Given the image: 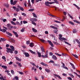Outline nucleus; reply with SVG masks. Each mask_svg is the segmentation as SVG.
<instances>
[{
	"instance_id": "19",
	"label": "nucleus",
	"mask_w": 80,
	"mask_h": 80,
	"mask_svg": "<svg viewBox=\"0 0 80 80\" xmlns=\"http://www.w3.org/2000/svg\"><path fill=\"white\" fill-rule=\"evenodd\" d=\"M59 39H60V40H61V41L62 40L64 41L67 40V39H66V38H60Z\"/></svg>"
},
{
	"instance_id": "39",
	"label": "nucleus",
	"mask_w": 80,
	"mask_h": 80,
	"mask_svg": "<svg viewBox=\"0 0 80 80\" xmlns=\"http://www.w3.org/2000/svg\"><path fill=\"white\" fill-rule=\"evenodd\" d=\"M51 15V16H52V17H53V18H58V17H57L55 16H54L53 15Z\"/></svg>"
},
{
	"instance_id": "45",
	"label": "nucleus",
	"mask_w": 80,
	"mask_h": 80,
	"mask_svg": "<svg viewBox=\"0 0 80 80\" xmlns=\"http://www.w3.org/2000/svg\"><path fill=\"white\" fill-rule=\"evenodd\" d=\"M59 36L60 38H59V39L60 40V38H62V34H60L59 35Z\"/></svg>"
},
{
	"instance_id": "56",
	"label": "nucleus",
	"mask_w": 80,
	"mask_h": 80,
	"mask_svg": "<svg viewBox=\"0 0 80 80\" xmlns=\"http://www.w3.org/2000/svg\"><path fill=\"white\" fill-rule=\"evenodd\" d=\"M23 23L24 24H25V23H28V22L25 21H23Z\"/></svg>"
},
{
	"instance_id": "63",
	"label": "nucleus",
	"mask_w": 80,
	"mask_h": 80,
	"mask_svg": "<svg viewBox=\"0 0 80 80\" xmlns=\"http://www.w3.org/2000/svg\"><path fill=\"white\" fill-rule=\"evenodd\" d=\"M68 79L69 80H72V78H71L70 77H69L68 78Z\"/></svg>"
},
{
	"instance_id": "30",
	"label": "nucleus",
	"mask_w": 80,
	"mask_h": 80,
	"mask_svg": "<svg viewBox=\"0 0 80 80\" xmlns=\"http://www.w3.org/2000/svg\"><path fill=\"white\" fill-rule=\"evenodd\" d=\"M29 52H31V53H33V54H35V52H33V51H32V50H29Z\"/></svg>"
},
{
	"instance_id": "61",
	"label": "nucleus",
	"mask_w": 80,
	"mask_h": 80,
	"mask_svg": "<svg viewBox=\"0 0 80 80\" xmlns=\"http://www.w3.org/2000/svg\"><path fill=\"white\" fill-rule=\"evenodd\" d=\"M3 78V76H1V77H0V80H2Z\"/></svg>"
},
{
	"instance_id": "23",
	"label": "nucleus",
	"mask_w": 80,
	"mask_h": 80,
	"mask_svg": "<svg viewBox=\"0 0 80 80\" xmlns=\"http://www.w3.org/2000/svg\"><path fill=\"white\" fill-rule=\"evenodd\" d=\"M45 71L47 72H48V73H49L50 72V70L47 68H46L45 69Z\"/></svg>"
},
{
	"instance_id": "27",
	"label": "nucleus",
	"mask_w": 80,
	"mask_h": 80,
	"mask_svg": "<svg viewBox=\"0 0 80 80\" xmlns=\"http://www.w3.org/2000/svg\"><path fill=\"white\" fill-rule=\"evenodd\" d=\"M39 40L42 43H44L45 42V40L42 39H39Z\"/></svg>"
},
{
	"instance_id": "48",
	"label": "nucleus",
	"mask_w": 80,
	"mask_h": 80,
	"mask_svg": "<svg viewBox=\"0 0 80 80\" xmlns=\"http://www.w3.org/2000/svg\"><path fill=\"white\" fill-rule=\"evenodd\" d=\"M32 24H33V25H37L36 23H35V22H34L33 21H32Z\"/></svg>"
},
{
	"instance_id": "50",
	"label": "nucleus",
	"mask_w": 80,
	"mask_h": 80,
	"mask_svg": "<svg viewBox=\"0 0 80 80\" xmlns=\"http://www.w3.org/2000/svg\"><path fill=\"white\" fill-rule=\"evenodd\" d=\"M11 23H12V24H13V25H16V24H15V23L14 22H13L12 21H11Z\"/></svg>"
},
{
	"instance_id": "54",
	"label": "nucleus",
	"mask_w": 80,
	"mask_h": 80,
	"mask_svg": "<svg viewBox=\"0 0 80 80\" xmlns=\"http://www.w3.org/2000/svg\"><path fill=\"white\" fill-rule=\"evenodd\" d=\"M11 72L12 74V75H14L15 73H14V71H13V70H12L11 71Z\"/></svg>"
},
{
	"instance_id": "59",
	"label": "nucleus",
	"mask_w": 80,
	"mask_h": 80,
	"mask_svg": "<svg viewBox=\"0 0 80 80\" xmlns=\"http://www.w3.org/2000/svg\"><path fill=\"white\" fill-rule=\"evenodd\" d=\"M15 79H16V80H18V77H17V76H16V77H15Z\"/></svg>"
},
{
	"instance_id": "2",
	"label": "nucleus",
	"mask_w": 80,
	"mask_h": 80,
	"mask_svg": "<svg viewBox=\"0 0 80 80\" xmlns=\"http://www.w3.org/2000/svg\"><path fill=\"white\" fill-rule=\"evenodd\" d=\"M23 54L25 55V57H28L30 56V55H29V54L26 52H24Z\"/></svg>"
},
{
	"instance_id": "34",
	"label": "nucleus",
	"mask_w": 80,
	"mask_h": 80,
	"mask_svg": "<svg viewBox=\"0 0 80 80\" xmlns=\"http://www.w3.org/2000/svg\"><path fill=\"white\" fill-rule=\"evenodd\" d=\"M69 75H70V77H72V78H73L74 77V76L72 75V74H68Z\"/></svg>"
},
{
	"instance_id": "31",
	"label": "nucleus",
	"mask_w": 80,
	"mask_h": 80,
	"mask_svg": "<svg viewBox=\"0 0 80 80\" xmlns=\"http://www.w3.org/2000/svg\"><path fill=\"white\" fill-rule=\"evenodd\" d=\"M1 40H2V42H5V41H6V39H5L4 38H1Z\"/></svg>"
},
{
	"instance_id": "55",
	"label": "nucleus",
	"mask_w": 80,
	"mask_h": 80,
	"mask_svg": "<svg viewBox=\"0 0 80 80\" xmlns=\"http://www.w3.org/2000/svg\"><path fill=\"white\" fill-rule=\"evenodd\" d=\"M30 42L29 41H27L26 42V44L27 45H28V44H29V43H30Z\"/></svg>"
},
{
	"instance_id": "44",
	"label": "nucleus",
	"mask_w": 80,
	"mask_h": 80,
	"mask_svg": "<svg viewBox=\"0 0 80 80\" xmlns=\"http://www.w3.org/2000/svg\"><path fill=\"white\" fill-rule=\"evenodd\" d=\"M54 22H56V23H60V22L58 21L54 20Z\"/></svg>"
},
{
	"instance_id": "36",
	"label": "nucleus",
	"mask_w": 80,
	"mask_h": 80,
	"mask_svg": "<svg viewBox=\"0 0 80 80\" xmlns=\"http://www.w3.org/2000/svg\"><path fill=\"white\" fill-rule=\"evenodd\" d=\"M10 2L11 5H13V0H11Z\"/></svg>"
},
{
	"instance_id": "9",
	"label": "nucleus",
	"mask_w": 80,
	"mask_h": 80,
	"mask_svg": "<svg viewBox=\"0 0 80 80\" xmlns=\"http://www.w3.org/2000/svg\"><path fill=\"white\" fill-rule=\"evenodd\" d=\"M45 5H46V6H48V7H50V5H49V2H45Z\"/></svg>"
},
{
	"instance_id": "33",
	"label": "nucleus",
	"mask_w": 80,
	"mask_h": 80,
	"mask_svg": "<svg viewBox=\"0 0 80 80\" xmlns=\"http://www.w3.org/2000/svg\"><path fill=\"white\" fill-rule=\"evenodd\" d=\"M18 2V1H14L13 3V5H15L17 3V2Z\"/></svg>"
},
{
	"instance_id": "12",
	"label": "nucleus",
	"mask_w": 80,
	"mask_h": 80,
	"mask_svg": "<svg viewBox=\"0 0 80 80\" xmlns=\"http://www.w3.org/2000/svg\"><path fill=\"white\" fill-rule=\"evenodd\" d=\"M32 31L33 32H36V33H37V30L35 29V28H32Z\"/></svg>"
},
{
	"instance_id": "49",
	"label": "nucleus",
	"mask_w": 80,
	"mask_h": 80,
	"mask_svg": "<svg viewBox=\"0 0 80 80\" xmlns=\"http://www.w3.org/2000/svg\"><path fill=\"white\" fill-rule=\"evenodd\" d=\"M73 33H76L77 32V30L76 29H74V30H73Z\"/></svg>"
},
{
	"instance_id": "42",
	"label": "nucleus",
	"mask_w": 80,
	"mask_h": 80,
	"mask_svg": "<svg viewBox=\"0 0 80 80\" xmlns=\"http://www.w3.org/2000/svg\"><path fill=\"white\" fill-rule=\"evenodd\" d=\"M76 40L77 42V43H78L79 45H80V41H79V40H78V39H76Z\"/></svg>"
},
{
	"instance_id": "3",
	"label": "nucleus",
	"mask_w": 80,
	"mask_h": 80,
	"mask_svg": "<svg viewBox=\"0 0 80 80\" xmlns=\"http://www.w3.org/2000/svg\"><path fill=\"white\" fill-rule=\"evenodd\" d=\"M28 6H29V7L30 8H32V5H31V4H30V0H28Z\"/></svg>"
},
{
	"instance_id": "7",
	"label": "nucleus",
	"mask_w": 80,
	"mask_h": 80,
	"mask_svg": "<svg viewBox=\"0 0 80 80\" xmlns=\"http://www.w3.org/2000/svg\"><path fill=\"white\" fill-rule=\"evenodd\" d=\"M18 7L19 8L20 10H21L22 11H24V9H23V8H22V7H21L19 6H18Z\"/></svg>"
},
{
	"instance_id": "43",
	"label": "nucleus",
	"mask_w": 80,
	"mask_h": 80,
	"mask_svg": "<svg viewBox=\"0 0 80 80\" xmlns=\"http://www.w3.org/2000/svg\"><path fill=\"white\" fill-rule=\"evenodd\" d=\"M7 26L8 28H9L10 27V26H11V25H10V24H8L7 25Z\"/></svg>"
},
{
	"instance_id": "35",
	"label": "nucleus",
	"mask_w": 80,
	"mask_h": 80,
	"mask_svg": "<svg viewBox=\"0 0 80 80\" xmlns=\"http://www.w3.org/2000/svg\"><path fill=\"white\" fill-rule=\"evenodd\" d=\"M35 10L34 9H30L28 10L29 12H32V11H34Z\"/></svg>"
},
{
	"instance_id": "62",
	"label": "nucleus",
	"mask_w": 80,
	"mask_h": 80,
	"mask_svg": "<svg viewBox=\"0 0 80 80\" xmlns=\"http://www.w3.org/2000/svg\"><path fill=\"white\" fill-rule=\"evenodd\" d=\"M62 56H65V55H67V54L66 53L64 54L63 53H62Z\"/></svg>"
},
{
	"instance_id": "57",
	"label": "nucleus",
	"mask_w": 80,
	"mask_h": 80,
	"mask_svg": "<svg viewBox=\"0 0 80 80\" xmlns=\"http://www.w3.org/2000/svg\"><path fill=\"white\" fill-rule=\"evenodd\" d=\"M62 75H63V76H64V77H67V74H65V73H62Z\"/></svg>"
},
{
	"instance_id": "5",
	"label": "nucleus",
	"mask_w": 80,
	"mask_h": 80,
	"mask_svg": "<svg viewBox=\"0 0 80 80\" xmlns=\"http://www.w3.org/2000/svg\"><path fill=\"white\" fill-rule=\"evenodd\" d=\"M52 58L55 60H57V58L55 56L53 55L52 56Z\"/></svg>"
},
{
	"instance_id": "47",
	"label": "nucleus",
	"mask_w": 80,
	"mask_h": 80,
	"mask_svg": "<svg viewBox=\"0 0 80 80\" xmlns=\"http://www.w3.org/2000/svg\"><path fill=\"white\" fill-rule=\"evenodd\" d=\"M64 42L66 43V44H68V45H71V44H69L68 43V42H66V41H64Z\"/></svg>"
},
{
	"instance_id": "8",
	"label": "nucleus",
	"mask_w": 80,
	"mask_h": 80,
	"mask_svg": "<svg viewBox=\"0 0 80 80\" xmlns=\"http://www.w3.org/2000/svg\"><path fill=\"white\" fill-rule=\"evenodd\" d=\"M50 27H51V28H54V29H56V30H58V28L55 26H50Z\"/></svg>"
},
{
	"instance_id": "1",
	"label": "nucleus",
	"mask_w": 80,
	"mask_h": 80,
	"mask_svg": "<svg viewBox=\"0 0 80 80\" xmlns=\"http://www.w3.org/2000/svg\"><path fill=\"white\" fill-rule=\"evenodd\" d=\"M10 47L11 49V48H7V51L8 53L10 52L11 53H13V51H15V48L12 46H10Z\"/></svg>"
},
{
	"instance_id": "40",
	"label": "nucleus",
	"mask_w": 80,
	"mask_h": 80,
	"mask_svg": "<svg viewBox=\"0 0 80 80\" xmlns=\"http://www.w3.org/2000/svg\"><path fill=\"white\" fill-rule=\"evenodd\" d=\"M6 31H7V30H6V29H2V32H6Z\"/></svg>"
},
{
	"instance_id": "11",
	"label": "nucleus",
	"mask_w": 80,
	"mask_h": 80,
	"mask_svg": "<svg viewBox=\"0 0 80 80\" xmlns=\"http://www.w3.org/2000/svg\"><path fill=\"white\" fill-rule=\"evenodd\" d=\"M29 46H30L31 47H33L34 46V43L33 42L32 43L31 42L30 43Z\"/></svg>"
},
{
	"instance_id": "22",
	"label": "nucleus",
	"mask_w": 80,
	"mask_h": 80,
	"mask_svg": "<svg viewBox=\"0 0 80 80\" xmlns=\"http://www.w3.org/2000/svg\"><path fill=\"white\" fill-rule=\"evenodd\" d=\"M42 57V58H48V56H46V55H42L41 56Z\"/></svg>"
},
{
	"instance_id": "20",
	"label": "nucleus",
	"mask_w": 80,
	"mask_h": 80,
	"mask_svg": "<svg viewBox=\"0 0 80 80\" xmlns=\"http://www.w3.org/2000/svg\"><path fill=\"white\" fill-rule=\"evenodd\" d=\"M73 22H75L77 23H78V24H80V22H79V21L76 20H74Z\"/></svg>"
},
{
	"instance_id": "46",
	"label": "nucleus",
	"mask_w": 80,
	"mask_h": 80,
	"mask_svg": "<svg viewBox=\"0 0 80 80\" xmlns=\"http://www.w3.org/2000/svg\"><path fill=\"white\" fill-rule=\"evenodd\" d=\"M68 15L69 17H70V18H71L72 19H73V17H72V16H70V14H68Z\"/></svg>"
},
{
	"instance_id": "13",
	"label": "nucleus",
	"mask_w": 80,
	"mask_h": 80,
	"mask_svg": "<svg viewBox=\"0 0 80 80\" xmlns=\"http://www.w3.org/2000/svg\"><path fill=\"white\" fill-rule=\"evenodd\" d=\"M9 40H11V41L12 42V43H15V40H14V39H13L12 38H10Z\"/></svg>"
},
{
	"instance_id": "4",
	"label": "nucleus",
	"mask_w": 80,
	"mask_h": 80,
	"mask_svg": "<svg viewBox=\"0 0 80 80\" xmlns=\"http://www.w3.org/2000/svg\"><path fill=\"white\" fill-rule=\"evenodd\" d=\"M69 63L71 65V66H72L73 68V69H74L75 70V66H74V65H73V64L72 63L70 62H69Z\"/></svg>"
},
{
	"instance_id": "64",
	"label": "nucleus",
	"mask_w": 80,
	"mask_h": 80,
	"mask_svg": "<svg viewBox=\"0 0 80 80\" xmlns=\"http://www.w3.org/2000/svg\"><path fill=\"white\" fill-rule=\"evenodd\" d=\"M5 6L7 8L9 7V5H8V4H6L5 5Z\"/></svg>"
},
{
	"instance_id": "17",
	"label": "nucleus",
	"mask_w": 80,
	"mask_h": 80,
	"mask_svg": "<svg viewBox=\"0 0 80 80\" xmlns=\"http://www.w3.org/2000/svg\"><path fill=\"white\" fill-rule=\"evenodd\" d=\"M73 5H74V6H75V7H76V8H78V10H80V7H79L78 6H77V5H76L75 4H73Z\"/></svg>"
},
{
	"instance_id": "16",
	"label": "nucleus",
	"mask_w": 80,
	"mask_h": 80,
	"mask_svg": "<svg viewBox=\"0 0 80 80\" xmlns=\"http://www.w3.org/2000/svg\"><path fill=\"white\" fill-rule=\"evenodd\" d=\"M16 60H18V61H19V62H21L22 60H21V59L19 58H18V57H15Z\"/></svg>"
},
{
	"instance_id": "32",
	"label": "nucleus",
	"mask_w": 80,
	"mask_h": 80,
	"mask_svg": "<svg viewBox=\"0 0 80 80\" xmlns=\"http://www.w3.org/2000/svg\"><path fill=\"white\" fill-rule=\"evenodd\" d=\"M55 55H58V56H59V57H61L62 56V55L59 54L57 53H55Z\"/></svg>"
},
{
	"instance_id": "6",
	"label": "nucleus",
	"mask_w": 80,
	"mask_h": 80,
	"mask_svg": "<svg viewBox=\"0 0 80 80\" xmlns=\"http://www.w3.org/2000/svg\"><path fill=\"white\" fill-rule=\"evenodd\" d=\"M31 20L33 22H35L37 21V19L36 18H31Z\"/></svg>"
},
{
	"instance_id": "53",
	"label": "nucleus",
	"mask_w": 80,
	"mask_h": 80,
	"mask_svg": "<svg viewBox=\"0 0 80 80\" xmlns=\"http://www.w3.org/2000/svg\"><path fill=\"white\" fill-rule=\"evenodd\" d=\"M19 73L21 75H23V72H19Z\"/></svg>"
},
{
	"instance_id": "38",
	"label": "nucleus",
	"mask_w": 80,
	"mask_h": 80,
	"mask_svg": "<svg viewBox=\"0 0 80 80\" xmlns=\"http://www.w3.org/2000/svg\"><path fill=\"white\" fill-rule=\"evenodd\" d=\"M2 68H7V67L5 66H2Z\"/></svg>"
},
{
	"instance_id": "51",
	"label": "nucleus",
	"mask_w": 80,
	"mask_h": 80,
	"mask_svg": "<svg viewBox=\"0 0 80 80\" xmlns=\"http://www.w3.org/2000/svg\"><path fill=\"white\" fill-rule=\"evenodd\" d=\"M15 10H16V12H19V9L18 8H16V9H15Z\"/></svg>"
},
{
	"instance_id": "14",
	"label": "nucleus",
	"mask_w": 80,
	"mask_h": 80,
	"mask_svg": "<svg viewBox=\"0 0 80 80\" xmlns=\"http://www.w3.org/2000/svg\"><path fill=\"white\" fill-rule=\"evenodd\" d=\"M54 76H56V77H57L58 78H59V79H62V78L60 77V76L59 75H58L57 74H54Z\"/></svg>"
},
{
	"instance_id": "58",
	"label": "nucleus",
	"mask_w": 80,
	"mask_h": 80,
	"mask_svg": "<svg viewBox=\"0 0 80 80\" xmlns=\"http://www.w3.org/2000/svg\"><path fill=\"white\" fill-rule=\"evenodd\" d=\"M12 32L14 33V35H16V34H17V33L15 32L14 31H12Z\"/></svg>"
},
{
	"instance_id": "25",
	"label": "nucleus",
	"mask_w": 80,
	"mask_h": 80,
	"mask_svg": "<svg viewBox=\"0 0 80 80\" xmlns=\"http://www.w3.org/2000/svg\"><path fill=\"white\" fill-rule=\"evenodd\" d=\"M32 15H33V16L34 17H35V18H37V15H36V14L34 13H32Z\"/></svg>"
},
{
	"instance_id": "29",
	"label": "nucleus",
	"mask_w": 80,
	"mask_h": 80,
	"mask_svg": "<svg viewBox=\"0 0 80 80\" xmlns=\"http://www.w3.org/2000/svg\"><path fill=\"white\" fill-rule=\"evenodd\" d=\"M37 53L38 54V56L39 57H41V53L39 52H38Z\"/></svg>"
},
{
	"instance_id": "24",
	"label": "nucleus",
	"mask_w": 80,
	"mask_h": 80,
	"mask_svg": "<svg viewBox=\"0 0 80 80\" xmlns=\"http://www.w3.org/2000/svg\"><path fill=\"white\" fill-rule=\"evenodd\" d=\"M41 50L42 51V52H45V49H44V48H43V47L42 46H41Z\"/></svg>"
},
{
	"instance_id": "21",
	"label": "nucleus",
	"mask_w": 80,
	"mask_h": 80,
	"mask_svg": "<svg viewBox=\"0 0 80 80\" xmlns=\"http://www.w3.org/2000/svg\"><path fill=\"white\" fill-rule=\"evenodd\" d=\"M25 28H23L21 30V32H25Z\"/></svg>"
},
{
	"instance_id": "26",
	"label": "nucleus",
	"mask_w": 80,
	"mask_h": 80,
	"mask_svg": "<svg viewBox=\"0 0 80 80\" xmlns=\"http://www.w3.org/2000/svg\"><path fill=\"white\" fill-rule=\"evenodd\" d=\"M72 55L73 56H74V57H75V58H78V56H77L76 54H72Z\"/></svg>"
},
{
	"instance_id": "15",
	"label": "nucleus",
	"mask_w": 80,
	"mask_h": 80,
	"mask_svg": "<svg viewBox=\"0 0 80 80\" xmlns=\"http://www.w3.org/2000/svg\"><path fill=\"white\" fill-rule=\"evenodd\" d=\"M16 63L18 65V66H19V67H22V64L21 63L17 62H16Z\"/></svg>"
},
{
	"instance_id": "37",
	"label": "nucleus",
	"mask_w": 80,
	"mask_h": 80,
	"mask_svg": "<svg viewBox=\"0 0 80 80\" xmlns=\"http://www.w3.org/2000/svg\"><path fill=\"white\" fill-rule=\"evenodd\" d=\"M69 23L70 24H71V25H74V23H73L71 21H69Z\"/></svg>"
},
{
	"instance_id": "18",
	"label": "nucleus",
	"mask_w": 80,
	"mask_h": 80,
	"mask_svg": "<svg viewBox=\"0 0 80 80\" xmlns=\"http://www.w3.org/2000/svg\"><path fill=\"white\" fill-rule=\"evenodd\" d=\"M6 33L7 34V35H9V36H12V34L8 32H6Z\"/></svg>"
},
{
	"instance_id": "41",
	"label": "nucleus",
	"mask_w": 80,
	"mask_h": 80,
	"mask_svg": "<svg viewBox=\"0 0 80 80\" xmlns=\"http://www.w3.org/2000/svg\"><path fill=\"white\" fill-rule=\"evenodd\" d=\"M57 4H58V1H57V0H53Z\"/></svg>"
},
{
	"instance_id": "10",
	"label": "nucleus",
	"mask_w": 80,
	"mask_h": 80,
	"mask_svg": "<svg viewBox=\"0 0 80 80\" xmlns=\"http://www.w3.org/2000/svg\"><path fill=\"white\" fill-rule=\"evenodd\" d=\"M41 64L43 65V66H45V67H47L48 65L46 64H45V63H43V62H42L41 63Z\"/></svg>"
},
{
	"instance_id": "60",
	"label": "nucleus",
	"mask_w": 80,
	"mask_h": 80,
	"mask_svg": "<svg viewBox=\"0 0 80 80\" xmlns=\"http://www.w3.org/2000/svg\"><path fill=\"white\" fill-rule=\"evenodd\" d=\"M22 15H23L24 17H26V14L24 13H22Z\"/></svg>"
},
{
	"instance_id": "52",
	"label": "nucleus",
	"mask_w": 80,
	"mask_h": 80,
	"mask_svg": "<svg viewBox=\"0 0 80 80\" xmlns=\"http://www.w3.org/2000/svg\"><path fill=\"white\" fill-rule=\"evenodd\" d=\"M53 3H55V2H49V4H50V5L53 4Z\"/></svg>"
},
{
	"instance_id": "28",
	"label": "nucleus",
	"mask_w": 80,
	"mask_h": 80,
	"mask_svg": "<svg viewBox=\"0 0 80 80\" xmlns=\"http://www.w3.org/2000/svg\"><path fill=\"white\" fill-rule=\"evenodd\" d=\"M14 27L13 26H11L10 28H9V30H11L12 29V28H13Z\"/></svg>"
}]
</instances>
